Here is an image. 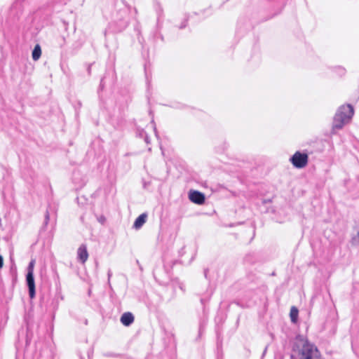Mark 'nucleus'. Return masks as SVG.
Masks as SVG:
<instances>
[{"instance_id": "f257e3e1", "label": "nucleus", "mask_w": 359, "mask_h": 359, "mask_svg": "<svg viewBox=\"0 0 359 359\" xmlns=\"http://www.w3.org/2000/svg\"><path fill=\"white\" fill-rule=\"evenodd\" d=\"M292 350L298 352L300 359H321L317 347L301 336L297 337Z\"/></svg>"}, {"instance_id": "f03ea898", "label": "nucleus", "mask_w": 359, "mask_h": 359, "mask_svg": "<svg viewBox=\"0 0 359 359\" xmlns=\"http://www.w3.org/2000/svg\"><path fill=\"white\" fill-rule=\"evenodd\" d=\"M353 115V108L351 104L342 105L337 109L332 122V133L341 130L348 123Z\"/></svg>"}, {"instance_id": "7ed1b4c3", "label": "nucleus", "mask_w": 359, "mask_h": 359, "mask_svg": "<svg viewBox=\"0 0 359 359\" xmlns=\"http://www.w3.org/2000/svg\"><path fill=\"white\" fill-rule=\"evenodd\" d=\"M130 7L125 6L117 11L114 22L117 25V31L125 29L129 25Z\"/></svg>"}, {"instance_id": "20e7f679", "label": "nucleus", "mask_w": 359, "mask_h": 359, "mask_svg": "<svg viewBox=\"0 0 359 359\" xmlns=\"http://www.w3.org/2000/svg\"><path fill=\"white\" fill-rule=\"evenodd\" d=\"M309 156L306 153L296 151L290 158V161L294 167L303 168L308 163Z\"/></svg>"}, {"instance_id": "39448f33", "label": "nucleus", "mask_w": 359, "mask_h": 359, "mask_svg": "<svg viewBox=\"0 0 359 359\" xmlns=\"http://www.w3.org/2000/svg\"><path fill=\"white\" fill-rule=\"evenodd\" d=\"M189 198L192 203L198 205L203 204L205 200V195L202 192L196 190L189 191Z\"/></svg>"}, {"instance_id": "423d86ee", "label": "nucleus", "mask_w": 359, "mask_h": 359, "mask_svg": "<svg viewBox=\"0 0 359 359\" xmlns=\"http://www.w3.org/2000/svg\"><path fill=\"white\" fill-rule=\"evenodd\" d=\"M26 282L29 290V295L31 299L35 297V282L34 278V273L32 272H27L26 275Z\"/></svg>"}, {"instance_id": "0eeeda50", "label": "nucleus", "mask_w": 359, "mask_h": 359, "mask_svg": "<svg viewBox=\"0 0 359 359\" xmlns=\"http://www.w3.org/2000/svg\"><path fill=\"white\" fill-rule=\"evenodd\" d=\"M88 258V252L86 244H81L77 250V259L84 264Z\"/></svg>"}, {"instance_id": "6e6552de", "label": "nucleus", "mask_w": 359, "mask_h": 359, "mask_svg": "<svg viewBox=\"0 0 359 359\" xmlns=\"http://www.w3.org/2000/svg\"><path fill=\"white\" fill-rule=\"evenodd\" d=\"M121 322L125 326H130L134 322V316L132 313H124L121 317Z\"/></svg>"}, {"instance_id": "1a4fd4ad", "label": "nucleus", "mask_w": 359, "mask_h": 359, "mask_svg": "<svg viewBox=\"0 0 359 359\" xmlns=\"http://www.w3.org/2000/svg\"><path fill=\"white\" fill-rule=\"evenodd\" d=\"M147 218V215L146 213L141 214L135 219V221L133 224V228H135V229H140L143 226V224L146 222Z\"/></svg>"}, {"instance_id": "9d476101", "label": "nucleus", "mask_w": 359, "mask_h": 359, "mask_svg": "<svg viewBox=\"0 0 359 359\" xmlns=\"http://www.w3.org/2000/svg\"><path fill=\"white\" fill-rule=\"evenodd\" d=\"M41 55V46L39 44H36L34 46V48L32 50V57L33 60L37 61L40 58Z\"/></svg>"}, {"instance_id": "9b49d317", "label": "nucleus", "mask_w": 359, "mask_h": 359, "mask_svg": "<svg viewBox=\"0 0 359 359\" xmlns=\"http://www.w3.org/2000/svg\"><path fill=\"white\" fill-rule=\"evenodd\" d=\"M298 309L295 306H292L290 310V318L291 321L293 323H296L298 317Z\"/></svg>"}, {"instance_id": "f8f14e48", "label": "nucleus", "mask_w": 359, "mask_h": 359, "mask_svg": "<svg viewBox=\"0 0 359 359\" xmlns=\"http://www.w3.org/2000/svg\"><path fill=\"white\" fill-rule=\"evenodd\" d=\"M351 242L353 245H359V231L351 238Z\"/></svg>"}, {"instance_id": "ddd939ff", "label": "nucleus", "mask_w": 359, "mask_h": 359, "mask_svg": "<svg viewBox=\"0 0 359 359\" xmlns=\"http://www.w3.org/2000/svg\"><path fill=\"white\" fill-rule=\"evenodd\" d=\"M104 355L105 357H108V358H119L121 356V355L119 353H112V352L104 353Z\"/></svg>"}, {"instance_id": "4468645a", "label": "nucleus", "mask_w": 359, "mask_h": 359, "mask_svg": "<svg viewBox=\"0 0 359 359\" xmlns=\"http://www.w3.org/2000/svg\"><path fill=\"white\" fill-rule=\"evenodd\" d=\"M35 261L32 260L27 267V272H32L34 273V266Z\"/></svg>"}, {"instance_id": "2eb2a0df", "label": "nucleus", "mask_w": 359, "mask_h": 359, "mask_svg": "<svg viewBox=\"0 0 359 359\" xmlns=\"http://www.w3.org/2000/svg\"><path fill=\"white\" fill-rule=\"evenodd\" d=\"M49 219H50L49 212H48V210H46V214H45L44 224H43L44 226H47V224L49 222Z\"/></svg>"}, {"instance_id": "dca6fc26", "label": "nucleus", "mask_w": 359, "mask_h": 359, "mask_svg": "<svg viewBox=\"0 0 359 359\" xmlns=\"http://www.w3.org/2000/svg\"><path fill=\"white\" fill-rule=\"evenodd\" d=\"M187 25V19H185L184 22H182L181 25L179 27L180 29H183L186 27Z\"/></svg>"}, {"instance_id": "f3484780", "label": "nucleus", "mask_w": 359, "mask_h": 359, "mask_svg": "<svg viewBox=\"0 0 359 359\" xmlns=\"http://www.w3.org/2000/svg\"><path fill=\"white\" fill-rule=\"evenodd\" d=\"M4 266V259L1 255H0V269H1Z\"/></svg>"}, {"instance_id": "a211bd4d", "label": "nucleus", "mask_w": 359, "mask_h": 359, "mask_svg": "<svg viewBox=\"0 0 359 359\" xmlns=\"http://www.w3.org/2000/svg\"><path fill=\"white\" fill-rule=\"evenodd\" d=\"M184 105L183 104H177V106H174L173 107L175 108H177V109H182L184 108Z\"/></svg>"}, {"instance_id": "6ab92c4d", "label": "nucleus", "mask_w": 359, "mask_h": 359, "mask_svg": "<svg viewBox=\"0 0 359 359\" xmlns=\"http://www.w3.org/2000/svg\"><path fill=\"white\" fill-rule=\"evenodd\" d=\"M87 71H88V74H90V73H91V65H88Z\"/></svg>"}, {"instance_id": "aec40b11", "label": "nucleus", "mask_w": 359, "mask_h": 359, "mask_svg": "<svg viewBox=\"0 0 359 359\" xmlns=\"http://www.w3.org/2000/svg\"><path fill=\"white\" fill-rule=\"evenodd\" d=\"M107 275H108V278L109 279L111 278V276H112V272L111 270L108 271Z\"/></svg>"}, {"instance_id": "412c9836", "label": "nucleus", "mask_w": 359, "mask_h": 359, "mask_svg": "<svg viewBox=\"0 0 359 359\" xmlns=\"http://www.w3.org/2000/svg\"><path fill=\"white\" fill-rule=\"evenodd\" d=\"M144 140H145V142H146L147 144H149V137H148V136H147V135H146V137H145Z\"/></svg>"}, {"instance_id": "4be33fe9", "label": "nucleus", "mask_w": 359, "mask_h": 359, "mask_svg": "<svg viewBox=\"0 0 359 359\" xmlns=\"http://www.w3.org/2000/svg\"><path fill=\"white\" fill-rule=\"evenodd\" d=\"M151 123L154 124V126H155V123L154 121H151ZM154 131L155 133H156V126H154Z\"/></svg>"}, {"instance_id": "5701e85b", "label": "nucleus", "mask_w": 359, "mask_h": 359, "mask_svg": "<svg viewBox=\"0 0 359 359\" xmlns=\"http://www.w3.org/2000/svg\"><path fill=\"white\" fill-rule=\"evenodd\" d=\"M207 273H208V269H205L204 271V274H205V278L207 277Z\"/></svg>"}]
</instances>
